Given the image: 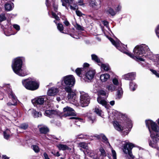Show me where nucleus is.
<instances>
[{
    "label": "nucleus",
    "instance_id": "nucleus-1",
    "mask_svg": "<svg viewBox=\"0 0 159 159\" xmlns=\"http://www.w3.org/2000/svg\"><path fill=\"white\" fill-rule=\"evenodd\" d=\"M145 122L153 141L152 143L151 141H149V145L152 148H156L157 147L156 143L159 140V128L157 125L151 120H146Z\"/></svg>",
    "mask_w": 159,
    "mask_h": 159
},
{
    "label": "nucleus",
    "instance_id": "nucleus-2",
    "mask_svg": "<svg viewBox=\"0 0 159 159\" xmlns=\"http://www.w3.org/2000/svg\"><path fill=\"white\" fill-rule=\"evenodd\" d=\"M134 56H132L131 53L126 52V54L131 57L134 58L141 61H144V57H148L152 53L150 52L148 47L145 44L137 46L134 49Z\"/></svg>",
    "mask_w": 159,
    "mask_h": 159
},
{
    "label": "nucleus",
    "instance_id": "nucleus-3",
    "mask_svg": "<svg viewBox=\"0 0 159 159\" xmlns=\"http://www.w3.org/2000/svg\"><path fill=\"white\" fill-rule=\"evenodd\" d=\"M22 61L20 57L14 60L12 65V67L14 72L17 75L21 76L27 75L28 71L25 67H22Z\"/></svg>",
    "mask_w": 159,
    "mask_h": 159
},
{
    "label": "nucleus",
    "instance_id": "nucleus-4",
    "mask_svg": "<svg viewBox=\"0 0 159 159\" xmlns=\"http://www.w3.org/2000/svg\"><path fill=\"white\" fill-rule=\"evenodd\" d=\"M75 79L73 75H69L63 77L61 80L62 85L65 88H71L74 86Z\"/></svg>",
    "mask_w": 159,
    "mask_h": 159
},
{
    "label": "nucleus",
    "instance_id": "nucleus-5",
    "mask_svg": "<svg viewBox=\"0 0 159 159\" xmlns=\"http://www.w3.org/2000/svg\"><path fill=\"white\" fill-rule=\"evenodd\" d=\"M22 82L24 86L28 89L34 90L39 87V83L35 80H30L28 79L22 80Z\"/></svg>",
    "mask_w": 159,
    "mask_h": 159
},
{
    "label": "nucleus",
    "instance_id": "nucleus-6",
    "mask_svg": "<svg viewBox=\"0 0 159 159\" xmlns=\"http://www.w3.org/2000/svg\"><path fill=\"white\" fill-rule=\"evenodd\" d=\"M65 90L68 93L67 98L69 102L77 106L78 105L77 101L76 94L72 90L71 88H65Z\"/></svg>",
    "mask_w": 159,
    "mask_h": 159
},
{
    "label": "nucleus",
    "instance_id": "nucleus-7",
    "mask_svg": "<svg viewBox=\"0 0 159 159\" xmlns=\"http://www.w3.org/2000/svg\"><path fill=\"white\" fill-rule=\"evenodd\" d=\"M134 147V144L127 141H126L125 143L123 144V152L125 154H128L130 157L132 158H134V156L133 155L131 152V150Z\"/></svg>",
    "mask_w": 159,
    "mask_h": 159
},
{
    "label": "nucleus",
    "instance_id": "nucleus-8",
    "mask_svg": "<svg viewBox=\"0 0 159 159\" xmlns=\"http://www.w3.org/2000/svg\"><path fill=\"white\" fill-rule=\"evenodd\" d=\"M80 102L82 107L88 106L90 102V98L88 94L83 92L80 93Z\"/></svg>",
    "mask_w": 159,
    "mask_h": 159
},
{
    "label": "nucleus",
    "instance_id": "nucleus-9",
    "mask_svg": "<svg viewBox=\"0 0 159 159\" xmlns=\"http://www.w3.org/2000/svg\"><path fill=\"white\" fill-rule=\"evenodd\" d=\"M95 73L94 70L90 69L86 73L83 78L85 82H90L94 78Z\"/></svg>",
    "mask_w": 159,
    "mask_h": 159
},
{
    "label": "nucleus",
    "instance_id": "nucleus-10",
    "mask_svg": "<svg viewBox=\"0 0 159 159\" xmlns=\"http://www.w3.org/2000/svg\"><path fill=\"white\" fill-rule=\"evenodd\" d=\"M100 0H90L89 4L90 6L94 9L98 10L101 7Z\"/></svg>",
    "mask_w": 159,
    "mask_h": 159
},
{
    "label": "nucleus",
    "instance_id": "nucleus-11",
    "mask_svg": "<svg viewBox=\"0 0 159 159\" xmlns=\"http://www.w3.org/2000/svg\"><path fill=\"white\" fill-rule=\"evenodd\" d=\"M8 97L9 98L11 99L13 102V103H11V102H8L7 103V105L9 106L11 105H17L18 100L15 94L12 91L10 92L9 93Z\"/></svg>",
    "mask_w": 159,
    "mask_h": 159
},
{
    "label": "nucleus",
    "instance_id": "nucleus-12",
    "mask_svg": "<svg viewBox=\"0 0 159 159\" xmlns=\"http://www.w3.org/2000/svg\"><path fill=\"white\" fill-rule=\"evenodd\" d=\"M63 111L64 112H66L65 114L66 116H73L75 115V113L73 109L68 106L63 108Z\"/></svg>",
    "mask_w": 159,
    "mask_h": 159
},
{
    "label": "nucleus",
    "instance_id": "nucleus-13",
    "mask_svg": "<svg viewBox=\"0 0 159 159\" xmlns=\"http://www.w3.org/2000/svg\"><path fill=\"white\" fill-rule=\"evenodd\" d=\"M58 115V112L56 110H47L45 112V115L50 118H53Z\"/></svg>",
    "mask_w": 159,
    "mask_h": 159
},
{
    "label": "nucleus",
    "instance_id": "nucleus-14",
    "mask_svg": "<svg viewBox=\"0 0 159 159\" xmlns=\"http://www.w3.org/2000/svg\"><path fill=\"white\" fill-rule=\"evenodd\" d=\"M38 127L41 134H45L49 131L48 128L45 125H38Z\"/></svg>",
    "mask_w": 159,
    "mask_h": 159
},
{
    "label": "nucleus",
    "instance_id": "nucleus-15",
    "mask_svg": "<svg viewBox=\"0 0 159 159\" xmlns=\"http://www.w3.org/2000/svg\"><path fill=\"white\" fill-rule=\"evenodd\" d=\"M136 76L135 72H131L126 74L123 76V78L126 80H133L135 79Z\"/></svg>",
    "mask_w": 159,
    "mask_h": 159
},
{
    "label": "nucleus",
    "instance_id": "nucleus-16",
    "mask_svg": "<svg viewBox=\"0 0 159 159\" xmlns=\"http://www.w3.org/2000/svg\"><path fill=\"white\" fill-rule=\"evenodd\" d=\"M85 154H87V155L89 156L92 158L96 159L97 158L96 154H95L94 152L92 150L88 148L86 150L84 151Z\"/></svg>",
    "mask_w": 159,
    "mask_h": 159
},
{
    "label": "nucleus",
    "instance_id": "nucleus-17",
    "mask_svg": "<svg viewBox=\"0 0 159 159\" xmlns=\"http://www.w3.org/2000/svg\"><path fill=\"white\" fill-rule=\"evenodd\" d=\"M113 125L115 129L119 131H121L124 129V127L117 121H114Z\"/></svg>",
    "mask_w": 159,
    "mask_h": 159
},
{
    "label": "nucleus",
    "instance_id": "nucleus-18",
    "mask_svg": "<svg viewBox=\"0 0 159 159\" xmlns=\"http://www.w3.org/2000/svg\"><path fill=\"white\" fill-rule=\"evenodd\" d=\"M58 91V89L52 87L48 90L47 93L49 96H54L57 94Z\"/></svg>",
    "mask_w": 159,
    "mask_h": 159
},
{
    "label": "nucleus",
    "instance_id": "nucleus-19",
    "mask_svg": "<svg viewBox=\"0 0 159 159\" xmlns=\"http://www.w3.org/2000/svg\"><path fill=\"white\" fill-rule=\"evenodd\" d=\"M4 7L6 10L10 11L13 8L14 4L11 2H7L5 4Z\"/></svg>",
    "mask_w": 159,
    "mask_h": 159
},
{
    "label": "nucleus",
    "instance_id": "nucleus-20",
    "mask_svg": "<svg viewBox=\"0 0 159 159\" xmlns=\"http://www.w3.org/2000/svg\"><path fill=\"white\" fill-rule=\"evenodd\" d=\"M45 97L40 96L34 99V102L37 104L39 105L43 104L44 102Z\"/></svg>",
    "mask_w": 159,
    "mask_h": 159
},
{
    "label": "nucleus",
    "instance_id": "nucleus-21",
    "mask_svg": "<svg viewBox=\"0 0 159 159\" xmlns=\"http://www.w3.org/2000/svg\"><path fill=\"white\" fill-rule=\"evenodd\" d=\"M97 101L100 104L106 107L107 102L101 97L99 96L97 98Z\"/></svg>",
    "mask_w": 159,
    "mask_h": 159
},
{
    "label": "nucleus",
    "instance_id": "nucleus-22",
    "mask_svg": "<svg viewBox=\"0 0 159 159\" xmlns=\"http://www.w3.org/2000/svg\"><path fill=\"white\" fill-rule=\"evenodd\" d=\"M57 147L60 150L64 151L66 150H71V149L69 147L64 144H59L57 145Z\"/></svg>",
    "mask_w": 159,
    "mask_h": 159
},
{
    "label": "nucleus",
    "instance_id": "nucleus-23",
    "mask_svg": "<svg viewBox=\"0 0 159 159\" xmlns=\"http://www.w3.org/2000/svg\"><path fill=\"white\" fill-rule=\"evenodd\" d=\"M110 77L109 75L107 74H105L101 75L100 79L102 82L107 81Z\"/></svg>",
    "mask_w": 159,
    "mask_h": 159
},
{
    "label": "nucleus",
    "instance_id": "nucleus-24",
    "mask_svg": "<svg viewBox=\"0 0 159 159\" xmlns=\"http://www.w3.org/2000/svg\"><path fill=\"white\" fill-rule=\"evenodd\" d=\"M4 138L6 139H8L11 136V133L10 130L8 129H6L3 132Z\"/></svg>",
    "mask_w": 159,
    "mask_h": 159
},
{
    "label": "nucleus",
    "instance_id": "nucleus-25",
    "mask_svg": "<svg viewBox=\"0 0 159 159\" xmlns=\"http://www.w3.org/2000/svg\"><path fill=\"white\" fill-rule=\"evenodd\" d=\"M61 1L62 3V5L65 6L67 9H68V8L66 6V4H72L73 2L72 0H61Z\"/></svg>",
    "mask_w": 159,
    "mask_h": 159
},
{
    "label": "nucleus",
    "instance_id": "nucleus-26",
    "mask_svg": "<svg viewBox=\"0 0 159 159\" xmlns=\"http://www.w3.org/2000/svg\"><path fill=\"white\" fill-rule=\"evenodd\" d=\"M32 115L34 118L41 116L42 114L40 112H38L33 109L31 111Z\"/></svg>",
    "mask_w": 159,
    "mask_h": 159
},
{
    "label": "nucleus",
    "instance_id": "nucleus-27",
    "mask_svg": "<svg viewBox=\"0 0 159 159\" xmlns=\"http://www.w3.org/2000/svg\"><path fill=\"white\" fill-rule=\"evenodd\" d=\"M78 146L79 147H80L85 149L86 150L88 148L87 144L84 142L79 143L78 144Z\"/></svg>",
    "mask_w": 159,
    "mask_h": 159
},
{
    "label": "nucleus",
    "instance_id": "nucleus-28",
    "mask_svg": "<svg viewBox=\"0 0 159 159\" xmlns=\"http://www.w3.org/2000/svg\"><path fill=\"white\" fill-rule=\"evenodd\" d=\"M92 59L95 62L99 63H100V59L98 58V57L95 54H93L91 55Z\"/></svg>",
    "mask_w": 159,
    "mask_h": 159
},
{
    "label": "nucleus",
    "instance_id": "nucleus-29",
    "mask_svg": "<svg viewBox=\"0 0 159 159\" xmlns=\"http://www.w3.org/2000/svg\"><path fill=\"white\" fill-rule=\"evenodd\" d=\"M84 70V68H77L75 70V72L77 75L80 77H81V74L83 71Z\"/></svg>",
    "mask_w": 159,
    "mask_h": 159
},
{
    "label": "nucleus",
    "instance_id": "nucleus-30",
    "mask_svg": "<svg viewBox=\"0 0 159 159\" xmlns=\"http://www.w3.org/2000/svg\"><path fill=\"white\" fill-rule=\"evenodd\" d=\"M106 89L109 91L112 92L116 90V87L115 86L111 84L109 85H107L106 87Z\"/></svg>",
    "mask_w": 159,
    "mask_h": 159
},
{
    "label": "nucleus",
    "instance_id": "nucleus-31",
    "mask_svg": "<svg viewBox=\"0 0 159 159\" xmlns=\"http://www.w3.org/2000/svg\"><path fill=\"white\" fill-rule=\"evenodd\" d=\"M29 126L28 124L27 123H23L21 124L19 126L20 128L25 130L27 129Z\"/></svg>",
    "mask_w": 159,
    "mask_h": 159
},
{
    "label": "nucleus",
    "instance_id": "nucleus-32",
    "mask_svg": "<svg viewBox=\"0 0 159 159\" xmlns=\"http://www.w3.org/2000/svg\"><path fill=\"white\" fill-rule=\"evenodd\" d=\"M101 68L105 71H108L110 69L109 66L108 64H103L101 65Z\"/></svg>",
    "mask_w": 159,
    "mask_h": 159
},
{
    "label": "nucleus",
    "instance_id": "nucleus-33",
    "mask_svg": "<svg viewBox=\"0 0 159 159\" xmlns=\"http://www.w3.org/2000/svg\"><path fill=\"white\" fill-rule=\"evenodd\" d=\"M123 91L121 87H119L118 88L117 91V95L118 98H121V95L123 94Z\"/></svg>",
    "mask_w": 159,
    "mask_h": 159
},
{
    "label": "nucleus",
    "instance_id": "nucleus-34",
    "mask_svg": "<svg viewBox=\"0 0 159 159\" xmlns=\"http://www.w3.org/2000/svg\"><path fill=\"white\" fill-rule=\"evenodd\" d=\"M100 136V137H102V141L103 142L106 143H108L109 144L108 139L104 135L102 134H101Z\"/></svg>",
    "mask_w": 159,
    "mask_h": 159
},
{
    "label": "nucleus",
    "instance_id": "nucleus-35",
    "mask_svg": "<svg viewBox=\"0 0 159 159\" xmlns=\"http://www.w3.org/2000/svg\"><path fill=\"white\" fill-rule=\"evenodd\" d=\"M137 86L133 82H131L129 84V88L130 90L133 91L135 90Z\"/></svg>",
    "mask_w": 159,
    "mask_h": 159
},
{
    "label": "nucleus",
    "instance_id": "nucleus-36",
    "mask_svg": "<svg viewBox=\"0 0 159 159\" xmlns=\"http://www.w3.org/2000/svg\"><path fill=\"white\" fill-rule=\"evenodd\" d=\"M109 39L111 42L112 44L116 47L117 48L119 46V43L116 42L112 38H109Z\"/></svg>",
    "mask_w": 159,
    "mask_h": 159
},
{
    "label": "nucleus",
    "instance_id": "nucleus-37",
    "mask_svg": "<svg viewBox=\"0 0 159 159\" xmlns=\"http://www.w3.org/2000/svg\"><path fill=\"white\" fill-rule=\"evenodd\" d=\"M112 82L113 84L115 86L120 85L121 86V84H119V83L118 82V80L116 78H114L112 80Z\"/></svg>",
    "mask_w": 159,
    "mask_h": 159
},
{
    "label": "nucleus",
    "instance_id": "nucleus-38",
    "mask_svg": "<svg viewBox=\"0 0 159 159\" xmlns=\"http://www.w3.org/2000/svg\"><path fill=\"white\" fill-rule=\"evenodd\" d=\"M6 17L4 13H2L0 15V21L1 22L6 20Z\"/></svg>",
    "mask_w": 159,
    "mask_h": 159
},
{
    "label": "nucleus",
    "instance_id": "nucleus-39",
    "mask_svg": "<svg viewBox=\"0 0 159 159\" xmlns=\"http://www.w3.org/2000/svg\"><path fill=\"white\" fill-rule=\"evenodd\" d=\"M57 28L58 29L61 33H63L62 31L63 30V27L62 24H58L57 25Z\"/></svg>",
    "mask_w": 159,
    "mask_h": 159
},
{
    "label": "nucleus",
    "instance_id": "nucleus-40",
    "mask_svg": "<svg viewBox=\"0 0 159 159\" xmlns=\"http://www.w3.org/2000/svg\"><path fill=\"white\" fill-rule=\"evenodd\" d=\"M70 119H75V123L79 122L80 123L81 122V121L82 120V119L80 118H79L78 117H71L70 118Z\"/></svg>",
    "mask_w": 159,
    "mask_h": 159
},
{
    "label": "nucleus",
    "instance_id": "nucleus-41",
    "mask_svg": "<svg viewBox=\"0 0 159 159\" xmlns=\"http://www.w3.org/2000/svg\"><path fill=\"white\" fill-rule=\"evenodd\" d=\"M86 136L87 135H84L83 134H81L76 135L75 137L77 139H83L86 138Z\"/></svg>",
    "mask_w": 159,
    "mask_h": 159
},
{
    "label": "nucleus",
    "instance_id": "nucleus-42",
    "mask_svg": "<svg viewBox=\"0 0 159 159\" xmlns=\"http://www.w3.org/2000/svg\"><path fill=\"white\" fill-rule=\"evenodd\" d=\"M94 112L98 115L101 116L102 111L99 110L98 108L96 107L94 109Z\"/></svg>",
    "mask_w": 159,
    "mask_h": 159
},
{
    "label": "nucleus",
    "instance_id": "nucleus-43",
    "mask_svg": "<svg viewBox=\"0 0 159 159\" xmlns=\"http://www.w3.org/2000/svg\"><path fill=\"white\" fill-rule=\"evenodd\" d=\"M32 148H33V150L36 152H38L39 151V149L37 145H33L32 146Z\"/></svg>",
    "mask_w": 159,
    "mask_h": 159
},
{
    "label": "nucleus",
    "instance_id": "nucleus-44",
    "mask_svg": "<svg viewBox=\"0 0 159 159\" xmlns=\"http://www.w3.org/2000/svg\"><path fill=\"white\" fill-rule=\"evenodd\" d=\"M75 27L77 30H84L83 28L80 25L78 24L77 23H76Z\"/></svg>",
    "mask_w": 159,
    "mask_h": 159
},
{
    "label": "nucleus",
    "instance_id": "nucleus-45",
    "mask_svg": "<svg viewBox=\"0 0 159 159\" xmlns=\"http://www.w3.org/2000/svg\"><path fill=\"white\" fill-rule=\"evenodd\" d=\"M111 153L113 159H116V152L112 148L111 149Z\"/></svg>",
    "mask_w": 159,
    "mask_h": 159
},
{
    "label": "nucleus",
    "instance_id": "nucleus-46",
    "mask_svg": "<svg viewBox=\"0 0 159 159\" xmlns=\"http://www.w3.org/2000/svg\"><path fill=\"white\" fill-rule=\"evenodd\" d=\"M108 12L112 16H114L116 14L115 12L112 8H110L108 10Z\"/></svg>",
    "mask_w": 159,
    "mask_h": 159
},
{
    "label": "nucleus",
    "instance_id": "nucleus-47",
    "mask_svg": "<svg viewBox=\"0 0 159 159\" xmlns=\"http://www.w3.org/2000/svg\"><path fill=\"white\" fill-rule=\"evenodd\" d=\"M52 17L55 18L57 20H60L59 17L55 13L52 12Z\"/></svg>",
    "mask_w": 159,
    "mask_h": 159
},
{
    "label": "nucleus",
    "instance_id": "nucleus-48",
    "mask_svg": "<svg viewBox=\"0 0 159 159\" xmlns=\"http://www.w3.org/2000/svg\"><path fill=\"white\" fill-rule=\"evenodd\" d=\"M75 12H76V15H77V16H79L80 17V16H82L83 15H84V16L85 15V14L82 13V12L80 11L76 10V11Z\"/></svg>",
    "mask_w": 159,
    "mask_h": 159
},
{
    "label": "nucleus",
    "instance_id": "nucleus-49",
    "mask_svg": "<svg viewBox=\"0 0 159 159\" xmlns=\"http://www.w3.org/2000/svg\"><path fill=\"white\" fill-rule=\"evenodd\" d=\"M156 34L159 39V25L157 26L155 29Z\"/></svg>",
    "mask_w": 159,
    "mask_h": 159
},
{
    "label": "nucleus",
    "instance_id": "nucleus-50",
    "mask_svg": "<svg viewBox=\"0 0 159 159\" xmlns=\"http://www.w3.org/2000/svg\"><path fill=\"white\" fill-rule=\"evenodd\" d=\"M100 151L101 152V155L105 156H106L105 152L103 148L100 149Z\"/></svg>",
    "mask_w": 159,
    "mask_h": 159
},
{
    "label": "nucleus",
    "instance_id": "nucleus-51",
    "mask_svg": "<svg viewBox=\"0 0 159 159\" xmlns=\"http://www.w3.org/2000/svg\"><path fill=\"white\" fill-rule=\"evenodd\" d=\"M99 94L100 95L102 96H106V93L105 91L103 90H101L99 91Z\"/></svg>",
    "mask_w": 159,
    "mask_h": 159
},
{
    "label": "nucleus",
    "instance_id": "nucleus-52",
    "mask_svg": "<svg viewBox=\"0 0 159 159\" xmlns=\"http://www.w3.org/2000/svg\"><path fill=\"white\" fill-rule=\"evenodd\" d=\"M151 71L153 74H155L156 76L159 78V73L157 72L156 70L151 69Z\"/></svg>",
    "mask_w": 159,
    "mask_h": 159
},
{
    "label": "nucleus",
    "instance_id": "nucleus-53",
    "mask_svg": "<svg viewBox=\"0 0 159 159\" xmlns=\"http://www.w3.org/2000/svg\"><path fill=\"white\" fill-rule=\"evenodd\" d=\"M13 26V27L17 30H19L20 29L19 26L17 24L14 25Z\"/></svg>",
    "mask_w": 159,
    "mask_h": 159
},
{
    "label": "nucleus",
    "instance_id": "nucleus-54",
    "mask_svg": "<svg viewBox=\"0 0 159 159\" xmlns=\"http://www.w3.org/2000/svg\"><path fill=\"white\" fill-rule=\"evenodd\" d=\"M43 156L44 157V159H50L48 154L46 152H44L43 153Z\"/></svg>",
    "mask_w": 159,
    "mask_h": 159
},
{
    "label": "nucleus",
    "instance_id": "nucleus-55",
    "mask_svg": "<svg viewBox=\"0 0 159 159\" xmlns=\"http://www.w3.org/2000/svg\"><path fill=\"white\" fill-rule=\"evenodd\" d=\"M64 23L66 26H68L70 25L69 22L67 20H65L64 22Z\"/></svg>",
    "mask_w": 159,
    "mask_h": 159
},
{
    "label": "nucleus",
    "instance_id": "nucleus-56",
    "mask_svg": "<svg viewBox=\"0 0 159 159\" xmlns=\"http://www.w3.org/2000/svg\"><path fill=\"white\" fill-rule=\"evenodd\" d=\"M103 24L105 26H107L108 25V22L107 21L104 20L103 21Z\"/></svg>",
    "mask_w": 159,
    "mask_h": 159
},
{
    "label": "nucleus",
    "instance_id": "nucleus-57",
    "mask_svg": "<svg viewBox=\"0 0 159 159\" xmlns=\"http://www.w3.org/2000/svg\"><path fill=\"white\" fill-rule=\"evenodd\" d=\"M89 66V64L87 63H84V69H85V67H88Z\"/></svg>",
    "mask_w": 159,
    "mask_h": 159
},
{
    "label": "nucleus",
    "instance_id": "nucleus-58",
    "mask_svg": "<svg viewBox=\"0 0 159 159\" xmlns=\"http://www.w3.org/2000/svg\"><path fill=\"white\" fill-rule=\"evenodd\" d=\"M115 103V101L113 100V101H111L110 102V104L112 106L114 105Z\"/></svg>",
    "mask_w": 159,
    "mask_h": 159
},
{
    "label": "nucleus",
    "instance_id": "nucleus-59",
    "mask_svg": "<svg viewBox=\"0 0 159 159\" xmlns=\"http://www.w3.org/2000/svg\"><path fill=\"white\" fill-rule=\"evenodd\" d=\"M121 8V7L119 5L117 7L116 10L119 11L120 10Z\"/></svg>",
    "mask_w": 159,
    "mask_h": 159
},
{
    "label": "nucleus",
    "instance_id": "nucleus-60",
    "mask_svg": "<svg viewBox=\"0 0 159 159\" xmlns=\"http://www.w3.org/2000/svg\"><path fill=\"white\" fill-rule=\"evenodd\" d=\"M54 155L57 157H59L60 155L58 152H57L55 154H54Z\"/></svg>",
    "mask_w": 159,
    "mask_h": 159
},
{
    "label": "nucleus",
    "instance_id": "nucleus-61",
    "mask_svg": "<svg viewBox=\"0 0 159 159\" xmlns=\"http://www.w3.org/2000/svg\"><path fill=\"white\" fill-rule=\"evenodd\" d=\"M2 159H9V158L5 155H3L2 157Z\"/></svg>",
    "mask_w": 159,
    "mask_h": 159
},
{
    "label": "nucleus",
    "instance_id": "nucleus-62",
    "mask_svg": "<svg viewBox=\"0 0 159 159\" xmlns=\"http://www.w3.org/2000/svg\"><path fill=\"white\" fill-rule=\"evenodd\" d=\"M69 4L70 8L71 9L73 10H75L74 7L73 6H72L70 5V4Z\"/></svg>",
    "mask_w": 159,
    "mask_h": 159
},
{
    "label": "nucleus",
    "instance_id": "nucleus-63",
    "mask_svg": "<svg viewBox=\"0 0 159 159\" xmlns=\"http://www.w3.org/2000/svg\"><path fill=\"white\" fill-rule=\"evenodd\" d=\"M74 5V6L73 7H74L75 10L76 9H78V7L77 5L75 4V5Z\"/></svg>",
    "mask_w": 159,
    "mask_h": 159
},
{
    "label": "nucleus",
    "instance_id": "nucleus-64",
    "mask_svg": "<svg viewBox=\"0 0 159 159\" xmlns=\"http://www.w3.org/2000/svg\"><path fill=\"white\" fill-rule=\"evenodd\" d=\"M57 9V6L54 7V10L55 11H56Z\"/></svg>",
    "mask_w": 159,
    "mask_h": 159
}]
</instances>
